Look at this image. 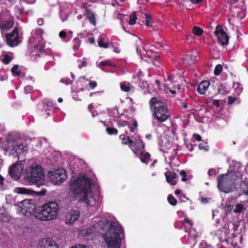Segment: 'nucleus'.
Returning <instances> with one entry per match:
<instances>
[{
    "label": "nucleus",
    "mask_w": 248,
    "mask_h": 248,
    "mask_svg": "<svg viewBox=\"0 0 248 248\" xmlns=\"http://www.w3.org/2000/svg\"><path fill=\"white\" fill-rule=\"evenodd\" d=\"M97 187L92 179L84 176L72 179L70 182V192L73 200H78L80 203L93 207L96 203L92 189Z\"/></svg>",
    "instance_id": "1"
},
{
    "label": "nucleus",
    "mask_w": 248,
    "mask_h": 248,
    "mask_svg": "<svg viewBox=\"0 0 248 248\" xmlns=\"http://www.w3.org/2000/svg\"><path fill=\"white\" fill-rule=\"evenodd\" d=\"M97 225H94L91 228H88L85 232V235H92L96 232V228L102 227L104 223L107 225L108 228L106 232L104 234V238L107 244L108 248H120L121 246L122 240L124 238V230L122 226L118 222L109 221L105 219L99 221L94 220Z\"/></svg>",
    "instance_id": "2"
},
{
    "label": "nucleus",
    "mask_w": 248,
    "mask_h": 248,
    "mask_svg": "<svg viewBox=\"0 0 248 248\" xmlns=\"http://www.w3.org/2000/svg\"><path fill=\"white\" fill-rule=\"evenodd\" d=\"M5 154L19 156L26 154L28 151L27 144L23 142V138L18 135L10 136L2 144Z\"/></svg>",
    "instance_id": "3"
},
{
    "label": "nucleus",
    "mask_w": 248,
    "mask_h": 248,
    "mask_svg": "<svg viewBox=\"0 0 248 248\" xmlns=\"http://www.w3.org/2000/svg\"><path fill=\"white\" fill-rule=\"evenodd\" d=\"M59 204L55 202H48L41 206L35 212L36 219L42 221H50L56 219L58 215Z\"/></svg>",
    "instance_id": "4"
},
{
    "label": "nucleus",
    "mask_w": 248,
    "mask_h": 248,
    "mask_svg": "<svg viewBox=\"0 0 248 248\" xmlns=\"http://www.w3.org/2000/svg\"><path fill=\"white\" fill-rule=\"evenodd\" d=\"M240 174L235 171H231L225 174H221L217 177V187L219 190L224 193H230L235 190V181L239 178Z\"/></svg>",
    "instance_id": "5"
},
{
    "label": "nucleus",
    "mask_w": 248,
    "mask_h": 248,
    "mask_svg": "<svg viewBox=\"0 0 248 248\" xmlns=\"http://www.w3.org/2000/svg\"><path fill=\"white\" fill-rule=\"evenodd\" d=\"M153 116L160 122L166 121L170 116L166 104L157 97H153L149 102Z\"/></svg>",
    "instance_id": "6"
},
{
    "label": "nucleus",
    "mask_w": 248,
    "mask_h": 248,
    "mask_svg": "<svg viewBox=\"0 0 248 248\" xmlns=\"http://www.w3.org/2000/svg\"><path fill=\"white\" fill-rule=\"evenodd\" d=\"M45 177V174L42 166L32 164L27 170L25 179L27 182L36 184L38 186H40L44 184Z\"/></svg>",
    "instance_id": "7"
},
{
    "label": "nucleus",
    "mask_w": 248,
    "mask_h": 248,
    "mask_svg": "<svg viewBox=\"0 0 248 248\" xmlns=\"http://www.w3.org/2000/svg\"><path fill=\"white\" fill-rule=\"evenodd\" d=\"M125 133L127 135L126 137L124 134L121 135L120 136V139L122 140L123 143L124 144L130 143L131 149L133 153L137 155L138 153L135 150V149L140 150L144 149V145L142 141L140 139V137L139 135L132 136L129 134V132L127 131H125Z\"/></svg>",
    "instance_id": "8"
},
{
    "label": "nucleus",
    "mask_w": 248,
    "mask_h": 248,
    "mask_svg": "<svg viewBox=\"0 0 248 248\" xmlns=\"http://www.w3.org/2000/svg\"><path fill=\"white\" fill-rule=\"evenodd\" d=\"M25 160H21L13 164L9 167L8 174L14 180H18L25 168Z\"/></svg>",
    "instance_id": "9"
},
{
    "label": "nucleus",
    "mask_w": 248,
    "mask_h": 248,
    "mask_svg": "<svg viewBox=\"0 0 248 248\" xmlns=\"http://www.w3.org/2000/svg\"><path fill=\"white\" fill-rule=\"evenodd\" d=\"M48 177L53 184L59 185L65 180L67 176L64 170L59 169L49 172Z\"/></svg>",
    "instance_id": "10"
},
{
    "label": "nucleus",
    "mask_w": 248,
    "mask_h": 248,
    "mask_svg": "<svg viewBox=\"0 0 248 248\" xmlns=\"http://www.w3.org/2000/svg\"><path fill=\"white\" fill-rule=\"evenodd\" d=\"M18 207L21 209L22 213L26 216H29L33 212L35 205L32 200H24L18 203Z\"/></svg>",
    "instance_id": "11"
},
{
    "label": "nucleus",
    "mask_w": 248,
    "mask_h": 248,
    "mask_svg": "<svg viewBox=\"0 0 248 248\" xmlns=\"http://www.w3.org/2000/svg\"><path fill=\"white\" fill-rule=\"evenodd\" d=\"M43 31L40 28L37 29L32 31L33 37L30 40V42H33L34 39L35 40V42H38L39 44H36L34 45V48L38 49L39 51L42 52L45 46L43 45L42 41V34Z\"/></svg>",
    "instance_id": "12"
},
{
    "label": "nucleus",
    "mask_w": 248,
    "mask_h": 248,
    "mask_svg": "<svg viewBox=\"0 0 248 248\" xmlns=\"http://www.w3.org/2000/svg\"><path fill=\"white\" fill-rule=\"evenodd\" d=\"M214 34L217 37L218 42L222 46H224L228 43L229 41V37L227 35L226 32L223 30L221 26L217 25L216 27Z\"/></svg>",
    "instance_id": "13"
},
{
    "label": "nucleus",
    "mask_w": 248,
    "mask_h": 248,
    "mask_svg": "<svg viewBox=\"0 0 248 248\" xmlns=\"http://www.w3.org/2000/svg\"><path fill=\"white\" fill-rule=\"evenodd\" d=\"M7 44L11 46H16L20 43L17 30L15 29L13 31L6 36Z\"/></svg>",
    "instance_id": "14"
},
{
    "label": "nucleus",
    "mask_w": 248,
    "mask_h": 248,
    "mask_svg": "<svg viewBox=\"0 0 248 248\" xmlns=\"http://www.w3.org/2000/svg\"><path fill=\"white\" fill-rule=\"evenodd\" d=\"M38 248H58L55 241L50 238H44L39 242Z\"/></svg>",
    "instance_id": "15"
},
{
    "label": "nucleus",
    "mask_w": 248,
    "mask_h": 248,
    "mask_svg": "<svg viewBox=\"0 0 248 248\" xmlns=\"http://www.w3.org/2000/svg\"><path fill=\"white\" fill-rule=\"evenodd\" d=\"M79 211L76 210H70L65 216L66 224H73L79 217Z\"/></svg>",
    "instance_id": "16"
},
{
    "label": "nucleus",
    "mask_w": 248,
    "mask_h": 248,
    "mask_svg": "<svg viewBox=\"0 0 248 248\" xmlns=\"http://www.w3.org/2000/svg\"><path fill=\"white\" fill-rule=\"evenodd\" d=\"M160 150L166 152L167 151L171 148V142L169 141L167 138L163 137L159 142Z\"/></svg>",
    "instance_id": "17"
},
{
    "label": "nucleus",
    "mask_w": 248,
    "mask_h": 248,
    "mask_svg": "<svg viewBox=\"0 0 248 248\" xmlns=\"http://www.w3.org/2000/svg\"><path fill=\"white\" fill-rule=\"evenodd\" d=\"M11 216L8 211L3 206L0 207V220L2 222H8Z\"/></svg>",
    "instance_id": "18"
},
{
    "label": "nucleus",
    "mask_w": 248,
    "mask_h": 248,
    "mask_svg": "<svg viewBox=\"0 0 248 248\" xmlns=\"http://www.w3.org/2000/svg\"><path fill=\"white\" fill-rule=\"evenodd\" d=\"M165 175L166 177L167 181L171 184L172 185H175L176 181H175L177 178V174L174 172L170 171H167L165 172Z\"/></svg>",
    "instance_id": "19"
},
{
    "label": "nucleus",
    "mask_w": 248,
    "mask_h": 248,
    "mask_svg": "<svg viewBox=\"0 0 248 248\" xmlns=\"http://www.w3.org/2000/svg\"><path fill=\"white\" fill-rule=\"evenodd\" d=\"M209 85L210 83L208 81L205 80L201 82L198 85L197 92L201 94H204Z\"/></svg>",
    "instance_id": "20"
},
{
    "label": "nucleus",
    "mask_w": 248,
    "mask_h": 248,
    "mask_svg": "<svg viewBox=\"0 0 248 248\" xmlns=\"http://www.w3.org/2000/svg\"><path fill=\"white\" fill-rule=\"evenodd\" d=\"M168 89L170 93L172 94L180 93L181 85L178 83H174V85L169 84Z\"/></svg>",
    "instance_id": "21"
},
{
    "label": "nucleus",
    "mask_w": 248,
    "mask_h": 248,
    "mask_svg": "<svg viewBox=\"0 0 248 248\" xmlns=\"http://www.w3.org/2000/svg\"><path fill=\"white\" fill-rule=\"evenodd\" d=\"M107 38L104 35L101 34L99 36L98 44L99 47L105 48H108L109 46V44L107 42Z\"/></svg>",
    "instance_id": "22"
},
{
    "label": "nucleus",
    "mask_w": 248,
    "mask_h": 248,
    "mask_svg": "<svg viewBox=\"0 0 248 248\" xmlns=\"http://www.w3.org/2000/svg\"><path fill=\"white\" fill-rule=\"evenodd\" d=\"M85 16L89 20L90 23L93 25H95V16L91 11L86 9L84 12Z\"/></svg>",
    "instance_id": "23"
},
{
    "label": "nucleus",
    "mask_w": 248,
    "mask_h": 248,
    "mask_svg": "<svg viewBox=\"0 0 248 248\" xmlns=\"http://www.w3.org/2000/svg\"><path fill=\"white\" fill-rule=\"evenodd\" d=\"M120 88L122 91L128 92L133 90V86L129 82L124 81L120 83Z\"/></svg>",
    "instance_id": "24"
},
{
    "label": "nucleus",
    "mask_w": 248,
    "mask_h": 248,
    "mask_svg": "<svg viewBox=\"0 0 248 248\" xmlns=\"http://www.w3.org/2000/svg\"><path fill=\"white\" fill-rule=\"evenodd\" d=\"M136 50L138 55H144L145 50L142 47L141 40L139 38L136 43Z\"/></svg>",
    "instance_id": "25"
},
{
    "label": "nucleus",
    "mask_w": 248,
    "mask_h": 248,
    "mask_svg": "<svg viewBox=\"0 0 248 248\" xmlns=\"http://www.w3.org/2000/svg\"><path fill=\"white\" fill-rule=\"evenodd\" d=\"M138 156L142 163L147 164L150 160V155L148 153L140 152Z\"/></svg>",
    "instance_id": "26"
},
{
    "label": "nucleus",
    "mask_w": 248,
    "mask_h": 248,
    "mask_svg": "<svg viewBox=\"0 0 248 248\" xmlns=\"http://www.w3.org/2000/svg\"><path fill=\"white\" fill-rule=\"evenodd\" d=\"M15 192L16 193L20 194H27L30 195L31 193V191L27 188L23 187H16L15 189Z\"/></svg>",
    "instance_id": "27"
},
{
    "label": "nucleus",
    "mask_w": 248,
    "mask_h": 248,
    "mask_svg": "<svg viewBox=\"0 0 248 248\" xmlns=\"http://www.w3.org/2000/svg\"><path fill=\"white\" fill-rule=\"evenodd\" d=\"M184 226L186 232H188V231L187 230L188 228H190L193 225L192 222L189 220L188 218H186L184 219Z\"/></svg>",
    "instance_id": "28"
},
{
    "label": "nucleus",
    "mask_w": 248,
    "mask_h": 248,
    "mask_svg": "<svg viewBox=\"0 0 248 248\" xmlns=\"http://www.w3.org/2000/svg\"><path fill=\"white\" fill-rule=\"evenodd\" d=\"M244 209H245V207L243 204H242L241 203H237L235 205V208L233 210V212L236 214H240Z\"/></svg>",
    "instance_id": "29"
},
{
    "label": "nucleus",
    "mask_w": 248,
    "mask_h": 248,
    "mask_svg": "<svg viewBox=\"0 0 248 248\" xmlns=\"http://www.w3.org/2000/svg\"><path fill=\"white\" fill-rule=\"evenodd\" d=\"M23 0H20L19 4L16 5L15 7V12L16 14H21L23 11V7L22 5Z\"/></svg>",
    "instance_id": "30"
},
{
    "label": "nucleus",
    "mask_w": 248,
    "mask_h": 248,
    "mask_svg": "<svg viewBox=\"0 0 248 248\" xmlns=\"http://www.w3.org/2000/svg\"><path fill=\"white\" fill-rule=\"evenodd\" d=\"M192 32L197 36H201L203 33V30L198 26H195L193 28Z\"/></svg>",
    "instance_id": "31"
},
{
    "label": "nucleus",
    "mask_w": 248,
    "mask_h": 248,
    "mask_svg": "<svg viewBox=\"0 0 248 248\" xmlns=\"http://www.w3.org/2000/svg\"><path fill=\"white\" fill-rule=\"evenodd\" d=\"M74 46H73V49L76 52L79 48L80 46V40L78 38H76L73 40Z\"/></svg>",
    "instance_id": "32"
},
{
    "label": "nucleus",
    "mask_w": 248,
    "mask_h": 248,
    "mask_svg": "<svg viewBox=\"0 0 248 248\" xmlns=\"http://www.w3.org/2000/svg\"><path fill=\"white\" fill-rule=\"evenodd\" d=\"M11 72L14 76H19L20 74L19 71V66L18 65H14L11 69Z\"/></svg>",
    "instance_id": "33"
},
{
    "label": "nucleus",
    "mask_w": 248,
    "mask_h": 248,
    "mask_svg": "<svg viewBox=\"0 0 248 248\" xmlns=\"http://www.w3.org/2000/svg\"><path fill=\"white\" fill-rule=\"evenodd\" d=\"M87 59L85 58H82V60H78V62L79 63L78 67L79 68H81L82 67L86 66L87 65Z\"/></svg>",
    "instance_id": "34"
},
{
    "label": "nucleus",
    "mask_w": 248,
    "mask_h": 248,
    "mask_svg": "<svg viewBox=\"0 0 248 248\" xmlns=\"http://www.w3.org/2000/svg\"><path fill=\"white\" fill-rule=\"evenodd\" d=\"M107 65H110L111 66H114L115 65H113L108 60H106V61H102L100 62H99L98 64V66L99 67H101L102 66H107Z\"/></svg>",
    "instance_id": "35"
},
{
    "label": "nucleus",
    "mask_w": 248,
    "mask_h": 248,
    "mask_svg": "<svg viewBox=\"0 0 248 248\" xmlns=\"http://www.w3.org/2000/svg\"><path fill=\"white\" fill-rule=\"evenodd\" d=\"M222 70V66L220 64H217L215 67L214 70V74L216 76H218Z\"/></svg>",
    "instance_id": "36"
},
{
    "label": "nucleus",
    "mask_w": 248,
    "mask_h": 248,
    "mask_svg": "<svg viewBox=\"0 0 248 248\" xmlns=\"http://www.w3.org/2000/svg\"><path fill=\"white\" fill-rule=\"evenodd\" d=\"M169 202L172 205H175L177 203V200L172 196L169 195L168 197Z\"/></svg>",
    "instance_id": "37"
},
{
    "label": "nucleus",
    "mask_w": 248,
    "mask_h": 248,
    "mask_svg": "<svg viewBox=\"0 0 248 248\" xmlns=\"http://www.w3.org/2000/svg\"><path fill=\"white\" fill-rule=\"evenodd\" d=\"M106 131L109 135H115L118 133V131L115 128L108 127L106 128Z\"/></svg>",
    "instance_id": "38"
},
{
    "label": "nucleus",
    "mask_w": 248,
    "mask_h": 248,
    "mask_svg": "<svg viewBox=\"0 0 248 248\" xmlns=\"http://www.w3.org/2000/svg\"><path fill=\"white\" fill-rule=\"evenodd\" d=\"M224 234H223L221 230H218L216 232L215 236H216L219 241H221L223 239Z\"/></svg>",
    "instance_id": "39"
},
{
    "label": "nucleus",
    "mask_w": 248,
    "mask_h": 248,
    "mask_svg": "<svg viewBox=\"0 0 248 248\" xmlns=\"http://www.w3.org/2000/svg\"><path fill=\"white\" fill-rule=\"evenodd\" d=\"M136 16L135 14L131 15L129 16V20L128 23L130 25H134L136 23Z\"/></svg>",
    "instance_id": "40"
},
{
    "label": "nucleus",
    "mask_w": 248,
    "mask_h": 248,
    "mask_svg": "<svg viewBox=\"0 0 248 248\" xmlns=\"http://www.w3.org/2000/svg\"><path fill=\"white\" fill-rule=\"evenodd\" d=\"M61 18L62 20V21L63 22L65 21L67 19V18L68 16V13H65L62 10L60 11V12Z\"/></svg>",
    "instance_id": "41"
},
{
    "label": "nucleus",
    "mask_w": 248,
    "mask_h": 248,
    "mask_svg": "<svg viewBox=\"0 0 248 248\" xmlns=\"http://www.w3.org/2000/svg\"><path fill=\"white\" fill-rule=\"evenodd\" d=\"M11 57L7 55H4L2 59V61L5 64H8L11 61Z\"/></svg>",
    "instance_id": "42"
},
{
    "label": "nucleus",
    "mask_w": 248,
    "mask_h": 248,
    "mask_svg": "<svg viewBox=\"0 0 248 248\" xmlns=\"http://www.w3.org/2000/svg\"><path fill=\"white\" fill-rule=\"evenodd\" d=\"M117 124L118 126H124L126 124V122L125 121H123L121 118L117 119Z\"/></svg>",
    "instance_id": "43"
},
{
    "label": "nucleus",
    "mask_w": 248,
    "mask_h": 248,
    "mask_svg": "<svg viewBox=\"0 0 248 248\" xmlns=\"http://www.w3.org/2000/svg\"><path fill=\"white\" fill-rule=\"evenodd\" d=\"M180 175L182 176V181L185 182L187 180L186 174L185 170H181L180 172Z\"/></svg>",
    "instance_id": "44"
},
{
    "label": "nucleus",
    "mask_w": 248,
    "mask_h": 248,
    "mask_svg": "<svg viewBox=\"0 0 248 248\" xmlns=\"http://www.w3.org/2000/svg\"><path fill=\"white\" fill-rule=\"evenodd\" d=\"M199 148L200 150H204L205 151H207L209 149V147L207 145H205L203 143H200L199 145Z\"/></svg>",
    "instance_id": "45"
},
{
    "label": "nucleus",
    "mask_w": 248,
    "mask_h": 248,
    "mask_svg": "<svg viewBox=\"0 0 248 248\" xmlns=\"http://www.w3.org/2000/svg\"><path fill=\"white\" fill-rule=\"evenodd\" d=\"M168 80L170 81V84H172L173 83H176V81H174V77L173 75H169L168 78Z\"/></svg>",
    "instance_id": "46"
},
{
    "label": "nucleus",
    "mask_w": 248,
    "mask_h": 248,
    "mask_svg": "<svg viewBox=\"0 0 248 248\" xmlns=\"http://www.w3.org/2000/svg\"><path fill=\"white\" fill-rule=\"evenodd\" d=\"M71 248H90L89 246L83 244H77Z\"/></svg>",
    "instance_id": "47"
},
{
    "label": "nucleus",
    "mask_w": 248,
    "mask_h": 248,
    "mask_svg": "<svg viewBox=\"0 0 248 248\" xmlns=\"http://www.w3.org/2000/svg\"><path fill=\"white\" fill-rule=\"evenodd\" d=\"M32 89L33 87L31 86H27L24 88L25 93H29L32 91Z\"/></svg>",
    "instance_id": "48"
},
{
    "label": "nucleus",
    "mask_w": 248,
    "mask_h": 248,
    "mask_svg": "<svg viewBox=\"0 0 248 248\" xmlns=\"http://www.w3.org/2000/svg\"><path fill=\"white\" fill-rule=\"evenodd\" d=\"M200 248H208L207 243L205 241H202L199 246Z\"/></svg>",
    "instance_id": "49"
},
{
    "label": "nucleus",
    "mask_w": 248,
    "mask_h": 248,
    "mask_svg": "<svg viewBox=\"0 0 248 248\" xmlns=\"http://www.w3.org/2000/svg\"><path fill=\"white\" fill-rule=\"evenodd\" d=\"M89 85L92 89H94L97 86L96 82L94 81L90 80Z\"/></svg>",
    "instance_id": "50"
},
{
    "label": "nucleus",
    "mask_w": 248,
    "mask_h": 248,
    "mask_svg": "<svg viewBox=\"0 0 248 248\" xmlns=\"http://www.w3.org/2000/svg\"><path fill=\"white\" fill-rule=\"evenodd\" d=\"M216 172V170L212 169L208 170V174L209 176H213L215 175Z\"/></svg>",
    "instance_id": "51"
},
{
    "label": "nucleus",
    "mask_w": 248,
    "mask_h": 248,
    "mask_svg": "<svg viewBox=\"0 0 248 248\" xmlns=\"http://www.w3.org/2000/svg\"><path fill=\"white\" fill-rule=\"evenodd\" d=\"M59 36L61 38L64 39L66 36V33L64 31H61L59 33Z\"/></svg>",
    "instance_id": "52"
},
{
    "label": "nucleus",
    "mask_w": 248,
    "mask_h": 248,
    "mask_svg": "<svg viewBox=\"0 0 248 248\" xmlns=\"http://www.w3.org/2000/svg\"><path fill=\"white\" fill-rule=\"evenodd\" d=\"M244 194H245L246 196H248V189H247V190L244 189L243 191L242 192V193H241V194H238V195L237 196V198H239L240 196H241V195H243Z\"/></svg>",
    "instance_id": "53"
},
{
    "label": "nucleus",
    "mask_w": 248,
    "mask_h": 248,
    "mask_svg": "<svg viewBox=\"0 0 248 248\" xmlns=\"http://www.w3.org/2000/svg\"><path fill=\"white\" fill-rule=\"evenodd\" d=\"M235 99V98H234L233 97L230 96L228 97V102L230 104H232L233 102H234Z\"/></svg>",
    "instance_id": "54"
},
{
    "label": "nucleus",
    "mask_w": 248,
    "mask_h": 248,
    "mask_svg": "<svg viewBox=\"0 0 248 248\" xmlns=\"http://www.w3.org/2000/svg\"><path fill=\"white\" fill-rule=\"evenodd\" d=\"M194 137L197 141H201L202 140V137L200 135L197 134H194Z\"/></svg>",
    "instance_id": "55"
},
{
    "label": "nucleus",
    "mask_w": 248,
    "mask_h": 248,
    "mask_svg": "<svg viewBox=\"0 0 248 248\" xmlns=\"http://www.w3.org/2000/svg\"><path fill=\"white\" fill-rule=\"evenodd\" d=\"M36 0H23V2H26L28 4H33L35 2Z\"/></svg>",
    "instance_id": "56"
},
{
    "label": "nucleus",
    "mask_w": 248,
    "mask_h": 248,
    "mask_svg": "<svg viewBox=\"0 0 248 248\" xmlns=\"http://www.w3.org/2000/svg\"><path fill=\"white\" fill-rule=\"evenodd\" d=\"M44 23V19L43 18H39L37 20V23L39 26L43 25Z\"/></svg>",
    "instance_id": "57"
},
{
    "label": "nucleus",
    "mask_w": 248,
    "mask_h": 248,
    "mask_svg": "<svg viewBox=\"0 0 248 248\" xmlns=\"http://www.w3.org/2000/svg\"><path fill=\"white\" fill-rule=\"evenodd\" d=\"M129 132H130L131 133H134L137 129L134 127H131V126H129Z\"/></svg>",
    "instance_id": "58"
},
{
    "label": "nucleus",
    "mask_w": 248,
    "mask_h": 248,
    "mask_svg": "<svg viewBox=\"0 0 248 248\" xmlns=\"http://www.w3.org/2000/svg\"><path fill=\"white\" fill-rule=\"evenodd\" d=\"M213 104L215 106H216L217 107H218L219 106V101L218 100H215L213 101Z\"/></svg>",
    "instance_id": "59"
},
{
    "label": "nucleus",
    "mask_w": 248,
    "mask_h": 248,
    "mask_svg": "<svg viewBox=\"0 0 248 248\" xmlns=\"http://www.w3.org/2000/svg\"><path fill=\"white\" fill-rule=\"evenodd\" d=\"M190 1L194 4H197L202 2V0H190Z\"/></svg>",
    "instance_id": "60"
},
{
    "label": "nucleus",
    "mask_w": 248,
    "mask_h": 248,
    "mask_svg": "<svg viewBox=\"0 0 248 248\" xmlns=\"http://www.w3.org/2000/svg\"><path fill=\"white\" fill-rule=\"evenodd\" d=\"M145 24L148 27H150L152 25L151 23L148 20H145Z\"/></svg>",
    "instance_id": "61"
},
{
    "label": "nucleus",
    "mask_w": 248,
    "mask_h": 248,
    "mask_svg": "<svg viewBox=\"0 0 248 248\" xmlns=\"http://www.w3.org/2000/svg\"><path fill=\"white\" fill-rule=\"evenodd\" d=\"M101 93V92H94V93H91L90 94V96H92L93 95H97V94H100Z\"/></svg>",
    "instance_id": "62"
},
{
    "label": "nucleus",
    "mask_w": 248,
    "mask_h": 248,
    "mask_svg": "<svg viewBox=\"0 0 248 248\" xmlns=\"http://www.w3.org/2000/svg\"><path fill=\"white\" fill-rule=\"evenodd\" d=\"M89 42L91 44H93L95 42V40L93 38H90L89 39Z\"/></svg>",
    "instance_id": "63"
},
{
    "label": "nucleus",
    "mask_w": 248,
    "mask_h": 248,
    "mask_svg": "<svg viewBox=\"0 0 248 248\" xmlns=\"http://www.w3.org/2000/svg\"><path fill=\"white\" fill-rule=\"evenodd\" d=\"M181 190H180V189H176L175 191V194L176 195H178V194H180L181 193Z\"/></svg>",
    "instance_id": "64"
}]
</instances>
